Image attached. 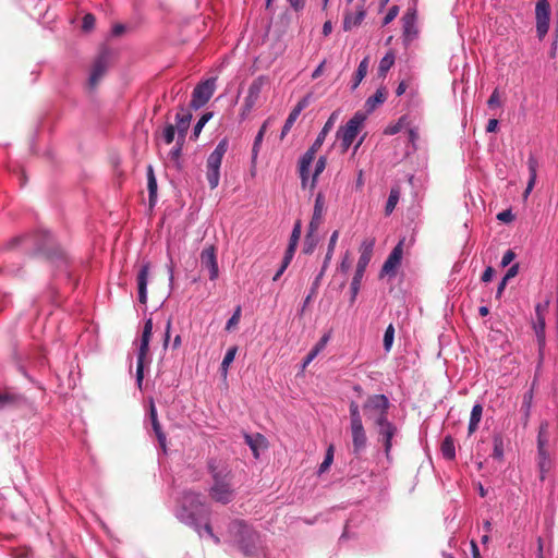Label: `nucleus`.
Returning <instances> with one entry per match:
<instances>
[{"label": "nucleus", "instance_id": "4", "mask_svg": "<svg viewBox=\"0 0 558 558\" xmlns=\"http://www.w3.org/2000/svg\"><path fill=\"white\" fill-rule=\"evenodd\" d=\"M537 462L539 477L544 481L546 473L551 469V445L548 422H542L537 434Z\"/></svg>", "mask_w": 558, "mask_h": 558}, {"label": "nucleus", "instance_id": "49", "mask_svg": "<svg viewBox=\"0 0 558 558\" xmlns=\"http://www.w3.org/2000/svg\"><path fill=\"white\" fill-rule=\"evenodd\" d=\"M213 117V113L211 112H206L204 113L199 120L197 121V123L195 124L194 126V130H193V137L194 138H197L203 130V128L205 126V124L210 120V118Z\"/></svg>", "mask_w": 558, "mask_h": 558}, {"label": "nucleus", "instance_id": "1", "mask_svg": "<svg viewBox=\"0 0 558 558\" xmlns=\"http://www.w3.org/2000/svg\"><path fill=\"white\" fill-rule=\"evenodd\" d=\"M207 470L211 476V485L208 489L209 497L219 504L227 505L234 499V474L222 460L211 458L207 461Z\"/></svg>", "mask_w": 558, "mask_h": 558}, {"label": "nucleus", "instance_id": "19", "mask_svg": "<svg viewBox=\"0 0 558 558\" xmlns=\"http://www.w3.org/2000/svg\"><path fill=\"white\" fill-rule=\"evenodd\" d=\"M192 120V113L189 109L181 107L175 114V130L178 132L179 142L182 141L184 143L186 133L190 128V123Z\"/></svg>", "mask_w": 558, "mask_h": 558}, {"label": "nucleus", "instance_id": "60", "mask_svg": "<svg viewBox=\"0 0 558 558\" xmlns=\"http://www.w3.org/2000/svg\"><path fill=\"white\" fill-rule=\"evenodd\" d=\"M487 105L489 108H495V107L500 106V97H499V92L497 88L494 89L490 97L488 98Z\"/></svg>", "mask_w": 558, "mask_h": 558}, {"label": "nucleus", "instance_id": "10", "mask_svg": "<svg viewBox=\"0 0 558 558\" xmlns=\"http://www.w3.org/2000/svg\"><path fill=\"white\" fill-rule=\"evenodd\" d=\"M377 434V440L383 444L387 459L390 458L392 448V438L398 434V427L389 420L374 426Z\"/></svg>", "mask_w": 558, "mask_h": 558}, {"label": "nucleus", "instance_id": "29", "mask_svg": "<svg viewBox=\"0 0 558 558\" xmlns=\"http://www.w3.org/2000/svg\"><path fill=\"white\" fill-rule=\"evenodd\" d=\"M149 417H150V421H151L153 429H154V432L156 434V437L158 439V442L165 449L166 448V435H165V433L161 429V426H160V423H159L158 416H157V410H156L155 404H154L153 401L150 402Z\"/></svg>", "mask_w": 558, "mask_h": 558}, {"label": "nucleus", "instance_id": "7", "mask_svg": "<svg viewBox=\"0 0 558 558\" xmlns=\"http://www.w3.org/2000/svg\"><path fill=\"white\" fill-rule=\"evenodd\" d=\"M43 236L44 239L40 243H35L37 250L41 252L57 267H62L66 265V255L60 246L53 243L51 234L45 232Z\"/></svg>", "mask_w": 558, "mask_h": 558}, {"label": "nucleus", "instance_id": "62", "mask_svg": "<svg viewBox=\"0 0 558 558\" xmlns=\"http://www.w3.org/2000/svg\"><path fill=\"white\" fill-rule=\"evenodd\" d=\"M514 258H515V253L512 250H508L504 254L500 264L502 267H507L509 264H511L513 262Z\"/></svg>", "mask_w": 558, "mask_h": 558}, {"label": "nucleus", "instance_id": "12", "mask_svg": "<svg viewBox=\"0 0 558 558\" xmlns=\"http://www.w3.org/2000/svg\"><path fill=\"white\" fill-rule=\"evenodd\" d=\"M201 266L203 269H208L209 279L216 280L219 276V268L216 256V247L214 245H207L201 252Z\"/></svg>", "mask_w": 558, "mask_h": 558}, {"label": "nucleus", "instance_id": "9", "mask_svg": "<svg viewBox=\"0 0 558 558\" xmlns=\"http://www.w3.org/2000/svg\"><path fill=\"white\" fill-rule=\"evenodd\" d=\"M536 34L543 39L548 33L550 21V5L548 0H537L535 5Z\"/></svg>", "mask_w": 558, "mask_h": 558}, {"label": "nucleus", "instance_id": "41", "mask_svg": "<svg viewBox=\"0 0 558 558\" xmlns=\"http://www.w3.org/2000/svg\"><path fill=\"white\" fill-rule=\"evenodd\" d=\"M29 241H34V239L28 235H16V236L12 238L11 240L7 241L3 244L2 248L5 251L15 250L19 246H21L22 244H25L26 242H29Z\"/></svg>", "mask_w": 558, "mask_h": 558}, {"label": "nucleus", "instance_id": "36", "mask_svg": "<svg viewBox=\"0 0 558 558\" xmlns=\"http://www.w3.org/2000/svg\"><path fill=\"white\" fill-rule=\"evenodd\" d=\"M245 442L250 446L252 449L255 458L258 457V449L265 444L266 439L263 435L256 434V435H248L245 434L244 436Z\"/></svg>", "mask_w": 558, "mask_h": 558}, {"label": "nucleus", "instance_id": "51", "mask_svg": "<svg viewBox=\"0 0 558 558\" xmlns=\"http://www.w3.org/2000/svg\"><path fill=\"white\" fill-rule=\"evenodd\" d=\"M333 461V446H329L326 452V457L319 466V473H324L328 470Z\"/></svg>", "mask_w": 558, "mask_h": 558}, {"label": "nucleus", "instance_id": "54", "mask_svg": "<svg viewBox=\"0 0 558 558\" xmlns=\"http://www.w3.org/2000/svg\"><path fill=\"white\" fill-rule=\"evenodd\" d=\"M105 72H92L87 82L89 90H94L99 82L104 78Z\"/></svg>", "mask_w": 558, "mask_h": 558}, {"label": "nucleus", "instance_id": "39", "mask_svg": "<svg viewBox=\"0 0 558 558\" xmlns=\"http://www.w3.org/2000/svg\"><path fill=\"white\" fill-rule=\"evenodd\" d=\"M374 245H375V240L374 239H366V240H364L362 242V244H361V247H360L361 255H360L359 259L360 260L364 259V262L369 263L371 258H372V255H373Z\"/></svg>", "mask_w": 558, "mask_h": 558}, {"label": "nucleus", "instance_id": "27", "mask_svg": "<svg viewBox=\"0 0 558 558\" xmlns=\"http://www.w3.org/2000/svg\"><path fill=\"white\" fill-rule=\"evenodd\" d=\"M388 92L386 87H379L376 93L368 97L365 101L366 113L373 112L378 106L383 105L387 99Z\"/></svg>", "mask_w": 558, "mask_h": 558}, {"label": "nucleus", "instance_id": "47", "mask_svg": "<svg viewBox=\"0 0 558 558\" xmlns=\"http://www.w3.org/2000/svg\"><path fill=\"white\" fill-rule=\"evenodd\" d=\"M350 424L362 423V415L360 407L355 401H351L349 404Z\"/></svg>", "mask_w": 558, "mask_h": 558}, {"label": "nucleus", "instance_id": "59", "mask_svg": "<svg viewBox=\"0 0 558 558\" xmlns=\"http://www.w3.org/2000/svg\"><path fill=\"white\" fill-rule=\"evenodd\" d=\"M315 245H316V240L314 239L313 234L310 235V232H308L306 235V242L303 247V252L305 254H312Z\"/></svg>", "mask_w": 558, "mask_h": 558}, {"label": "nucleus", "instance_id": "5", "mask_svg": "<svg viewBox=\"0 0 558 558\" xmlns=\"http://www.w3.org/2000/svg\"><path fill=\"white\" fill-rule=\"evenodd\" d=\"M180 505V517L183 521L189 523H194L198 517L207 512V507L201 493L192 490L184 492Z\"/></svg>", "mask_w": 558, "mask_h": 558}, {"label": "nucleus", "instance_id": "8", "mask_svg": "<svg viewBox=\"0 0 558 558\" xmlns=\"http://www.w3.org/2000/svg\"><path fill=\"white\" fill-rule=\"evenodd\" d=\"M365 120L366 113L357 111L339 131L341 138V147L344 151L348 150L349 147L352 145Z\"/></svg>", "mask_w": 558, "mask_h": 558}, {"label": "nucleus", "instance_id": "33", "mask_svg": "<svg viewBox=\"0 0 558 558\" xmlns=\"http://www.w3.org/2000/svg\"><path fill=\"white\" fill-rule=\"evenodd\" d=\"M482 413H483V407L481 404L477 403L472 408L469 427H468L469 435H472L477 429L478 424L482 418Z\"/></svg>", "mask_w": 558, "mask_h": 558}, {"label": "nucleus", "instance_id": "32", "mask_svg": "<svg viewBox=\"0 0 558 558\" xmlns=\"http://www.w3.org/2000/svg\"><path fill=\"white\" fill-rule=\"evenodd\" d=\"M532 400H533V391L529 390L523 395L522 404H521V413H522V423L525 427L529 423L530 415H531V407H532Z\"/></svg>", "mask_w": 558, "mask_h": 558}, {"label": "nucleus", "instance_id": "17", "mask_svg": "<svg viewBox=\"0 0 558 558\" xmlns=\"http://www.w3.org/2000/svg\"><path fill=\"white\" fill-rule=\"evenodd\" d=\"M403 22V36L407 41L413 40L417 36L416 26V10L415 8H409L402 17Z\"/></svg>", "mask_w": 558, "mask_h": 558}, {"label": "nucleus", "instance_id": "38", "mask_svg": "<svg viewBox=\"0 0 558 558\" xmlns=\"http://www.w3.org/2000/svg\"><path fill=\"white\" fill-rule=\"evenodd\" d=\"M236 352H238V348L235 345H233V347H230L228 349V351L226 352V354H225V357H223V360L221 362V365H220V372H221V375L225 378L227 377L228 368H229L230 364L235 359Z\"/></svg>", "mask_w": 558, "mask_h": 558}, {"label": "nucleus", "instance_id": "57", "mask_svg": "<svg viewBox=\"0 0 558 558\" xmlns=\"http://www.w3.org/2000/svg\"><path fill=\"white\" fill-rule=\"evenodd\" d=\"M398 13H399V8L397 5H392L391 8H389L387 14L385 15V17L383 20V25L386 26L389 23H391L397 17Z\"/></svg>", "mask_w": 558, "mask_h": 558}, {"label": "nucleus", "instance_id": "3", "mask_svg": "<svg viewBox=\"0 0 558 558\" xmlns=\"http://www.w3.org/2000/svg\"><path fill=\"white\" fill-rule=\"evenodd\" d=\"M390 401L385 395H371L362 405L364 416L373 423V427L388 421Z\"/></svg>", "mask_w": 558, "mask_h": 558}, {"label": "nucleus", "instance_id": "24", "mask_svg": "<svg viewBox=\"0 0 558 558\" xmlns=\"http://www.w3.org/2000/svg\"><path fill=\"white\" fill-rule=\"evenodd\" d=\"M368 264L369 263L364 262V259L357 260L355 274H354L352 282H351V292H352L351 302H354V300L360 291L361 282H362L364 272H365Z\"/></svg>", "mask_w": 558, "mask_h": 558}, {"label": "nucleus", "instance_id": "45", "mask_svg": "<svg viewBox=\"0 0 558 558\" xmlns=\"http://www.w3.org/2000/svg\"><path fill=\"white\" fill-rule=\"evenodd\" d=\"M207 181L211 190L216 189L219 184L220 180V169L218 168H207Z\"/></svg>", "mask_w": 558, "mask_h": 558}, {"label": "nucleus", "instance_id": "30", "mask_svg": "<svg viewBox=\"0 0 558 558\" xmlns=\"http://www.w3.org/2000/svg\"><path fill=\"white\" fill-rule=\"evenodd\" d=\"M536 315H537V320L534 324V330H535L537 343L539 347V351H542V349L545 345V319H544L543 315L541 314L539 305L536 306Z\"/></svg>", "mask_w": 558, "mask_h": 558}, {"label": "nucleus", "instance_id": "56", "mask_svg": "<svg viewBox=\"0 0 558 558\" xmlns=\"http://www.w3.org/2000/svg\"><path fill=\"white\" fill-rule=\"evenodd\" d=\"M301 221L298 220L293 227V230H292V233L290 235V241H289V244H293V245H296L298 246V243H299V240H300V236H301V232H302V229H301Z\"/></svg>", "mask_w": 558, "mask_h": 558}, {"label": "nucleus", "instance_id": "52", "mask_svg": "<svg viewBox=\"0 0 558 558\" xmlns=\"http://www.w3.org/2000/svg\"><path fill=\"white\" fill-rule=\"evenodd\" d=\"M175 126L173 124H167L162 132L163 141L167 145L171 144L175 135Z\"/></svg>", "mask_w": 558, "mask_h": 558}, {"label": "nucleus", "instance_id": "42", "mask_svg": "<svg viewBox=\"0 0 558 558\" xmlns=\"http://www.w3.org/2000/svg\"><path fill=\"white\" fill-rule=\"evenodd\" d=\"M267 123L268 121H265L263 123V125L260 126L256 137H255V141H254V144H253V148H252V161L255 162L256 158H257V155H258V151H259V147H260V144L263 142V138H264V135L266 133V130H267Z\"/></svg>", "mask_w": 558, "mask_h": 558}, {"label": "nucleus", "instance_id": "13", "mask_svg": "<svg viewBox=\"0 0 558 558\" xmlns=\"http://www.w3.org/2000/svg\"><path fill=\"white\" fill-rule=\"evenodd\" d=\"M319 148H314V144L302 155L299 160V175L301 179V187L305 190L310 180V167L315 159Z\"/></svg>", "mask_w": 558, "mask_h": 558}, {"label": "nucleus", "instance_id": "18", "mask_svg": "<svg viewBox=\"0 0 558 558\" xmlns=\"http://www.w3.org/2000/svg\"><path fill=\"white\" fill-rule=\"evenodd\" d=\"M268 85H269L268 80L264 75L258 76L256 80L253 81V83L251 84V86L248 88V94L245 98V107L247 109H251L255 106L256 101L259 98V94Z\"/></svg>", "mask_w": 558, "mask_h": 558}, {"label": "nucleus", "instance_id": "35", "mask_svg": "<svg viewBox=\"0 0 558 558\" xmlns=\"http://www.w3.org/2000/svg\"><path fill=\"white\" fill-rule=\"evenodd\" d=\"M440 450L445 459L453 460L456 458L454 440L452 436L448 435L444 438Z\"/></svg>", "mask_w": 558, "mask_h": 558}, {"label": "nucleus", "instance_id": "58", "mask_svg": "<svg viewBox=\"0 0 558 558\" xmlns=\"http://www.w3.org/2000/svg\"><path fill=\"white\" fill-rule=\"evenodd\" d=\"M409 143L412 145L413 149L416 150V142L420 138L418 130L415 126L409 128Z\"/></svg>", "mask_w": 558, "mask_h": 558}, {"label": "nucleus", "instance_id": "53", "mask_svg": "<svg viewBox=\"0 0 558 558\" xmlns=\"http://www.w3.org/2000/svg\"><path fill=\"white\" fill-rule=\"evenodd\" d=\"M393 63L395 54L392 52H388L385 57L381 58L378 70H390Z\"/></svg>", "mask_w": 558, "mask_h": 558}, {"label": "nucleus", "instance_id": "26", "mask_svg": "<svg viewBox=\"0 0 558 558\" xmlns=\"http://www.w3.org/2000/svg\"><path fill=\"white\" fill-rule=\"evenodd\" d=\"M114 51L109 48H102L95 59L93 68L90 70H107L112 65L114 59Z\"/></svg>", "mask_w": 558, "mask_h": 558}, {"label": "nucleus", "instance_id": "43", "mask_svg": "<svg viewBox=\"0 0 558 558\" xmlns=\"http://www.w3.org/2000/svg\"><path fill=\"white\" fill-rule=\"evenodd\" d=\"M333 121H335V113H332L331 117L328 119V121L325 123L323 130L320 131V133L318 134L317 138L313 143L314 144V148H320L322 147L327 133L331 130V128L333 125Z\"/></svg>", "mask_w": 558, "mask_h": 558}, {"label": "nucleus", "instance_id": "61", "mask_svg": "<svg viewBox=\"0 0 558 558\" xmlns=\"http://www.w3.org/2000/svg\"><path fill=\"white\" fill-rule=\"evenodd\" d=\"M295 251H296V245H293V244L288 245L286 253H284V257L282 259V262H284L286 265H290Z\"/></svg>", "mask_w": 558, "mask_h": 558}, {"label": "nucleus", "instance_id": "14", "mask_svg": "<svg viewBox=\"0 0 558 558\" xmlns=\"http://www.w3.org/2000/svg\"><path fill=\"white\" fill-rule=\"evenodd\" d=\"M403 254V241H400L393 250L390 252L389 256L385 260L381 270L380 277L384 276H393L396 274L397 268L401 264Z\"/></svg>", "mask_w": 558, "mask_h": 558}, {"label": "nucleus", "instance_id": "48", "mask_svg": "<svg viewBox=\"0 0 558 558\" xmlns=\"http://www.w3.org/2000/svg\"><path fill=\"white\" fill-rule=\"evenodd\" d=\"M395 338V327L392 324L388 325L384 335V349L389 352L391 350Z\"/></svg>", "mask_w": 558, "mask_h": 558}, {"label": "nucleus", "instance_id": "37", "mask_svg": "<svg viewBox=\"0 0 558 558\" xmlns=\"http://www.w3.org/2000/svg\"><path fill=\"white\" fill-rule=\"evenodd\" d=\"M326 166H327V158L325 156H320L318 158V160L316 161V163H315V169H314V172H313V175H312V180L307 184L310 190H314L315 189V186L317 184L318 177L325 170Z\"/></svg>", "mask_w": 558, "mask_h": 558}, {"label": "nucleus", "instance_id": "50", "mask_svg": "<svg viewBox=\"0 0 558 558\" xmlns=\"http://www.w3.org/2000/svg\"><path fill=\"white\" fill-rule=\"evenodd\" d=\"M241 318V306H238L233 313V315L229 318L226 325L227 331H232L236 325L239 324Z\"/></svg>", "mask_w": 558, "mask_h": 558}, {"label": "nucleus", "instance_id": "25", "mask_svg": "<svg viewBox=\"0 0 558 558\" xmlns=\"http://www.w3.org/2000/svg\"><path fill=\"white\" fill-rule=\"evenodd\" d=\"M366 11L363 7L359 8L355 12L345 13L343 19V29L345 32L359 26L365 19Z\"/></svg>", "mask_w": 558, "mask_h": 558}, {"label": "nucleus", "instance_id": "15", "mask_svg": "<svg viewBox=\"0 0 558 558\" xmlns=\"http://www.w3.org/2000/svg\"><path fill=\"white\" fill-rule=\"evenodd\" d=\"M326 211V199L323 192H318L314 203L312 219L308 225L310 235L314 234L320 227Z\"/></svg>", "mask_w": 558, "mask_h": 558}, {"label": "nucleus", "instance_id": "20", "mask_svg": "<svg viewBox=\"0 0 558 558\" xmlns=\"http://www.w3.org/2000/svg\"><path fill=\"white\" fill-rule=\"evenodd\" d=\"M150 265L149 263H144L136 276V282H137V290H138V301L142 304L147 303V283H148V276H149Z\"/></svg>", "mask_w": 558, "mask_h": 558}, {"label": "nucleus", "instance_id": "22", "mask_svg": "<svg viewBox=\"0 0 558 558\" xmlns=\"http://www.w3.org/2000/svg\"><path fill=\"white\" fill-rule=\"evenodd\" d=\"M308 106V98L307 97H303L295 106L294 108L291 110V112L289 113L287 120H286V123L282 128V131H281V135L280 137L283 138L288 133L289 131L291 130L292 125L294 124V122L296 121V119L299 118L300 113Z\"/></svg>", "mask_w": 558, "mask_h": 558}, {"label": "nucleus", "instance_id": "55", "mask_svg": "<svg viewBox=\"0 0 558 558\" xmlns=\"http://www.w3.org/2000/svg\"><path fill=\"white\" fill-rule=\"evenodd\" d=\"M96 19L92 13H87L83 16L82 28L85 32H89L95 27Z\"/></svg>", "mask_w": 558, "mask_h": 558}, {"label": "nucleus", "instance_id": "40", "mask_svg": "<svg viewBox=\"0 0 558 558\" xmlns=\"http://www.w3.org/2000/svg\"><path fill=\"white\" fill-rule=\"evenodd\" d=\"M338 239H339V231L335 230L329 239L327 253H326L325 259H324V269H327L329 266V263L332 258Z\"/></svg>", "mask_w": 558, "mask_h": 558}, {"label": "nucleus", "instance_id": "34", "mask_svg": "<svg viewBox=\"0 0 558 558\" xmlns=\"http://www.w3.org/2000/svg\"><path fill=\"white\" fill-rule=\"evenodd\" d=\"M400 194H401V189L399 185L391 187L389 197H388V201H387L386 207H385V214L387 216H389L395 210V208L399 202Z\"/></svg>", "mask_w": 558, "mask_h": 558}, {"label": "nucleus", "instance_id": "21", "mask_svg": "<svg viewBox=\"0 0 558 558\" xmlns=\"http://www.w3.org/2000/svg\"><path fill=\"white\" fill-rule=\"evenodd\" d=\"M229 147V142L227 138H222L214 151L207 158V168H218L220 169L223 156L226 155Z\"/></svg>", "mask_w": 558, "mask_h": 558}, {"label": "nucleus", "instance_id": "6", "mask_svg": "<svg viewBox=\"0 0 558 558\" xmlns=\"http://www.w3.org/2000/svg\"><path fill=\"white\" fill-rule=\"evenodd\" d=\"M153 333V320L148 318L144 324L143 333L141 337V344L137 353V363H136V380L141 386L144 378V365L146 357L149 352V342Z\"/></svg>", "mask_w": 558, "mask_h": 558}, {"label": "nucleus", "instance_id": "44", "mask_svg": "<svg viewBox=\"0 0 558 558\" xmlns=\"http://www.w3.org/2000/svg\"><path fill=\"white\" fill-rule=\"evenodd\" d=\"M494 450H493V458L497 460H502L504 458V438L500 434L494 435Z\"/></svg>", "mask_w": 558, "mask_h": 558}, {"label": "nucleus", "instance_id": "46", "mask_svg": "<svg viewBox=\"0 0 558 558\" xmlns=\"http://www.w3.org/2000/svg\"><path fill=\"white\" fill-rule=\"evenodd\" d=\"M408 123H407V117L405 116H402L397 123L395 124H390L388 125L384 133L386 135H395L397 133H399L404 126H407Z\"/></svg>", "mask_w": 558, "mask_h": 558}, {"label": "nucleus", "instance_id": "23", "mask_svg": "<svg viewBox=\"0 0 558 558\" xmlns=\"http://www.w3.org/2000/svg\"><path fill=\"white\" fill-rule=\"evenodd\" d=\"M26 404V399L22 395L12 392L0 393V411L20 408Z\"/></svg>", "mask_w": 558, "mask_h": 558}, {"label": "nucleus", "instance_id": "31", "mask_svg": "<svg viewBox=\"0 0 558 558\" xmlns=\"http://www.w3.org/2000/svg\"><path fill=\"white\" fill-rule=\"evenodd\" d=\"M147 189L149 205L154 206L157 199V180L151 165L147 167Z\"/></svg>", "mask_w": 558, "mask_h": 558}, {"label": "nucleus", "instance_id": "64", "mask_svg": "<svg viewBox=\"0 0 558 558\" xmlns=\"http://www.w3.org/2000/svg\"><path fill=\"white\" fill-rule=\"evenodd\" d=\"M290 7L295 11H302L305 7V0H287Z\"/></svg>", "mask_w": 558, "mask_h": 558}, {"label": "nucleus", "instance_id": "28", "mask_svg": "<svg viewBox=\"0 0 558 558\" xmlns=\"http://www.w3.org/2000/svg\"><path fill=\"white\" fill-rule=\"evenodd\" d=\"M527 168H529V174H530V178H529V182H527V185L523 192V198L526 199L530 195V193L532 192L534 185H535V182H536V177H537V168H538V162L536 160L535 157L533 156H530L529 159H527Z\"/></svg>", "mask_w": 558, "mask_h": 558}, {"label": "nucleus", "instance_id": "63", "mask_svg": "<svg viewBox=\"0 0 558 558\" xmlns=\"http://www.w3.org/2000/svg\"><path fill=\"white\" fill-rule=\"evenodd\" d=\"M497 219L502 222H511L514 219L513 214L511 210H504L497 215Z\"/></svg>", "mask_w": 558, "mask_h": 558}, {"label": "nucleus", "instance_id": "2", "mask_svg": "<svg viewBox=\"0 0 558 558\" xmlns=\"http://www.w3.org/2000/svg\"><path fill=\"white\" fill-rule=\"evenodd\" d=\"M230 529L235 534L238 546L244 555L252 556L258 553L262 546L257 532L239 520L233 521Z\"/></svg>", "mask_w": 558, "mask_h": 558}, {"label": "nucleus", "instance_id": "16", "mask_svg": "<svg viewBox=\"0 0 558 558\" xmlns=\"http://www.w3.org/2000/svg\"><path fill=\"white\" fill-rule=\"evenodd\" d=\"M350 429L352 436L353 453L359 456L366 448L367 444V436L363 426V422L350 424Z\"/></svg>", "mask_w": 558, "mask_h": 558}, {"label": "nucleus", "instance_id": "11", "mask_svg": "<svg viewBox=\"0 0 558 558\" xmlns=\"http://www.w3.org/2000/svg\"><path fill=\"white\" fill-rule=\"evenodd\" d=\"M215 87V78L198 84L193 90L191 107L198 109L204 106L214 95Z\"/></svg>", "mask_w": 558, "mask_h": 558}]
</instances>
